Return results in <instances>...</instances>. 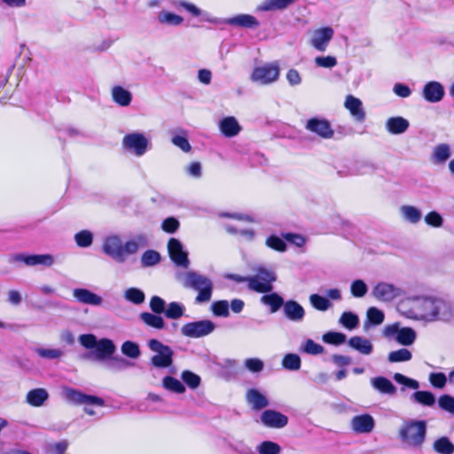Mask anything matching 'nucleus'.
<instances>
[{
	"mask_svg": "<svg viewBox=\"0 0 454 454\" xmlns=\"http://www.w3.org/2000/svg\"><path fill=\"white\" fill-rule=\"evenodd\" d=\"M395 309L402 317L423 324L454 321V303L437 294L406 296L398 301Z\"/></svg>",
	"mask_w": 454,
	"mask_h": 454,
	"instance_id": "1",
	"label": "nucleus"
},
{
	"mask_svg": "<svg viewBox=\"0 0 454 454\" xmlns=\"http://www.w3.org/2000/svg\"><path fill=\"white\" fill-rule=\"evenodd\" d=\"M147 246V239L144 235H137L122 242L121 237L116 234L105 238L102 244L103 253L118 263H124L129 255L135 254L140 248Z\"/></svg>",
	"mask_w": 454,
	"mask_h": 454,
	"instance_id": "2",
	"label": "nucleus"
},
{
	"mask_svg": "<svg viewBox=\"0 0 454 454\" xmlns=\"http://www.w3.org/2000/svg\"><path fill=\"white\" fill-rule=\"evenodd\" d=\"M427 430L426 420L407 419L398 429V437L405 446L420 449L426 441Z\"/></svg>",
	"mask_w": 454,
	"mask_h": 454,
	"instance_id": "3",
	"label": "nucleus"
},
{
	"mask_svg": "<svg viewBox=\"0 0 454 454\" xmlns=\"http://www.w3.org/2000/svg\"><path fill=\"white\" fill-rule=\"evenodd\" d=\"M182 283L184 287L198 292L195 298L196 303H205L211 300L214 285L208 277L191 270L184 274Z\"/></svg>",
	"mask_w": 454,
	"mask_h": 454,
	"instance_id": "4",
	"label": "nucleus"
},
{
	"mask_svg": "<svg viewBox=\"0 0 454 454\" xmlns=\"http://www.w3.org/2000/svg\"><path fill=\"white\" fill-rule=\"evenodd\" d=\"M61 397L70 404L84 405V412L90 416L96 414L95 411L90 408V405L102 407L105 404L104 400L98 396L86 395L66 386L61 388Z\"/></svg>",
	"mask_w": 454,
	"mask_h": 454,
	"instance_id": "5",
	"label": "nucleus"
},
{
	"mask_svg": "<svg viewBox=\"0 0 454 454\" xmlns=\"http://www.w3.org/2000/svg\"><path fill=\"white\" fill-rule=\"evenodd\" d=\"M253 270L254 274L248 276V289L259 294L271 292L272 284L277 280L276 272L263 265H257Z\"/></svg>",
	"mask_w": 454,
	"mask_h": 454,
	"instance_id": "6",
	"label": "nucleus"
},
{
	"mask_svg": "<svg viewBox=\"0 0 454 454\" xmlns=\"http://www.w3.org/2000/svg\"><path fill=\"white\" fill-rule=\"evenodd\" d=\"M121 146L125 152L142 157L150 150L151 142L143 132L133 131L122 137Z\"/></svg>",
	"mask_w": 454,
	"mask_h": 454,
	"instance_id": "7",
	"label": "nucleus"
},
{
	"mask_svg": "<svg viewBox=\"0 0 454 454\" xmlns=\"http://www.w3.org/2000/svg\"><path fill=\"white\" fill-rule=\"evenodd\" d=\"M149 348L155 353L151 357V364L156 368H168L173 364L174 352L169 346L156 339L148 342Z\"/></svg>",
	"mask_w": 454,
	"mask_h": 454,
	"instance_id": "8",
	"label": "nucleus"
},
{
	"mask_svg": "<svg viewBox=\"0 0 454 454\" xmlns=\"http://www.w3.org/2000/svg\"><path fill=\"white\" fill-rule=\"evenodd\" d=\"M279 74L277 63H266L253 69L250 80L259 85H269L278 80Z\"/></svg>",
	"mask_w": 454,
	"mask_h": 454,
	"instance_id": "9",
	"label": "nucleus"
},
{
	"mask_svg": "<svg viewBox=\"0 0 454 454\" xmlns=\"http://www.w3.org/2000/svg\"><path fill=\"white\" fill-rule=\"evenodd\" d=\"M404 294V291L389 282L380 281L378 282L372 289V296L381 302L390 303L400 298Z\"/></svg>",
	"mask_w": 454,
	"mask_h": 454,
	"instance_id": "10",
	"label": "nucleus"
},
{
	"mask_svg": "<svg viewBox=\"0 0 454 454\" xmlns=\"http://www.w3.org/2000/svg\"><path fill=\"white\" fill-rule=\"evenodd\" d=\"M383 334L387 338H395V341L403 346H411L414 343L417 333L411 327H400L399 324L386 325Z\"/></svg>",
	"mask_w": 454,
	"mask_h": 454,
	"instance_id": "11",
	"label": "nucleus"
},
{
	"mask_svg": "<svg viewBox=\"0 0 454 454\" xmlns=\"http://www.w3.org/2000/svg\"><path fill=\"white\" fill-rule=\"evenodd\" d=\"M215 329V324L208 319L199 320L184 325L181 328V333L189 338H200L213 333Z\"/></svg>",
	"mask_w": 454,
	"mask_h": 454,
	"instance_id": "12",
	"label": "nucleus"
},
{
	"mask_svg": "<svg viewBox=\"0 0 454 454\" xmlns=\"http://www.w3.org/2000/svg\"><path fill=\"white\" fill-rule=\"evenodd\" d=\"M10 262H23L26 266L35 267L38 265L51 267L54 263V257L50 254H14Z\"/></svg>",
	"mask_w": 454,
	"mask_h": 454,
	"instance_id": "13",
	"label": "nucleus"
},
{
	"mask_svg": "<svg viewBox=\"0 0 454 454\" xmlns=\"http://www.w3.org/2000/svg\"><path fill=\"white\" fill-rule=\"evenodd\" d=\"M334 31L331 27H324L311 32L309 43L318 51H325L333 38Z\"/></svg>",
	"mask_w": 454,
	"mask_h": 454,
	"instance_id": "14",
	"label": "nucleus"
},
{
	"mask_svg": "<svg viewBox=\"0 0 454 454\" xmlns=\"http://www.w3.org/2000/svg\"><path fill=\"white\" fill-rule=\"evenodd\" d=\"M168 251L173 262L182 268L187 269L190 264L188 254L184 250L182 243L176 239H170L168 243Z\"/></svg>",
	"mask_w": 454,
	"mask_h": 454,
	"instance_id": "15",
	"label": "nucleus"
},
{
	"mask_svg": "<svg viewBox=\"0 0 454 454\" xmlns=\"http://www.w3.org/2000/svg\"><path fill=\"white\" fill-rule=\"evenodd\" d=\"M351 429L356 434H369L375 427V420L370 414L354 416L350 420Z\"/></svg>",
	"mask_w": 454,
	"mask_h": 454,
	"instance_id": "16",
	"label": "nucleus"
},
{
	"mask_svg": "<svg viewBox=\"0 0 454 454\" xmlns=\"http://www.w3.org/2000/svg\"><path fill=\"white\" fill-rule=\"evenodd\" d=\"M445 94L443 86L435 81L427 82L422 90L424 99L429 103L440 102Z\"/></svg>",
	"mask_w": 454,
	"mask_h": 454,
	"instance_id": "17",
	"label": "nucleus"
},
{
	"mask_svg": "<svg viewBox=\"0 0 454 454\" xmlns=\"http://www.w3.org/2000/svg\"><path fill=\"white\" fill-rule=\"evenodd\" d=\"M306 129L323 138H331L333 136V130L330 123L325 120L317 118L309 119L306 123Z\"/></svg>",
	"mask_w": 454,
	"mask_h": 454,
	"instance_id": "18",
	"label": "nucleus"
},
{
	"mask_svg": "<svg viewBox=\"0 0 454 454\" xmlns=\"http://www.w3.org/2000/svg\"><path fill=\"white\" fill-rule=\"evenodd\" d=\"M451 147L447 143L434 145L430 153V161L434 165H444L451 157Z\"/></svg>",
	"mask_w": 454,
	"mask_h": 454,
	"instance_id": "19",
	"label": "nucleus"
},
{
	"mask_svg": "<svg viewBox=\"0 0 454 454\" xmlns=\"http://www.w3.org/2000/svg\"><path fill=\"white\" fill-rule=\"evenodd\" d=\"M283 313L285 317L292 322H301L305 317V309L303 307L294 300L285 301Z\"/></svg>",
	"mask_w": 454,
	"mask_h": 454,
	"instance_id": "20",
	"label": "nucleus"
},
{
	"mask_svg": "<svg viewBox=\"0 0 454 454\" xmlns=\"http://www.w3.org/2000/svg\"><path fill=\"white\" fill-rule=\"evenodd\" d=\"M261 420L265 426L276 428L284 427L288 422V419L286 415L273 410L263 411L261 416Z\"/></svg>",
	"mask_w": 454,
	"mask_h": 454,
	"instance_id": "21",
	"label": "nucleus"
},
{
	"mask_svg": "<svg viewBox=\"0 0 454 454\" xmlns=\"http://www.w3.org/2000/svg\"><path fill=\"white\" fill-rule=\"evenodd\" d=\"M93 355L98 361L110 359L113 354L115 352L116 348L114 342L109 339H101L98 340V344L95 346Z\"/></svg>",
	"mask_w": 454,
	"mask_h": 454,
	"instance_id": "22",
	"label": "nucleus"
},
{
	"mask_svg": "<svg viewBox=\"0 0 454 454\" xmlns=\"http://www.w3.org/2000/svg\"><path fill=\"white\" fill-rule=\"evenodd\" d=\"M74 298L83 304L100 306L103 302L102 297L85 288H75L73 290Z\"/></svg>",
	"mask_w": 454,
	"mask_h": 454,
	"instance_id": "23",
	"label": "nucleus"
},
{
	"mask_svg": "<svg viewBox=\"0 0 454 454\" xmlns=\"http://www.w3.org/2000/svg\"><path fill=\"white\" fill-rule=\"evenodd\" d=\"M344 106L357 121L362 122L364 121L365 113L363 109L362 101L359 98L348 95L346 98Z\"/></svg>",
	"mask_w": 454,
	"mask_h": 454,
	"instance_id": "24",
	"label": "nucleus"
},
{
	"mask_svg": "<svg viewBox=\"0 0 454 454\" xmlns=\"http://www.w3.org/2000/svg\"><path fill=\"white\" fill-rule=\"evenodd\" d=\"M219 129L226 137H233L241 131V126L235 117L228 116L219 121Z\"/></svg>",
	"mask_w": 454,
	"mask_h": 454,
	"instance_id": "25",
	"label": "nucleus"
},
{
	"mask_svg": "<svg viewBox=\"0 0 454 454\" xmlns=\"http://www.w3.org/2000/svg\"><path fill=\"white\" fill-rule=\"evenodd\" d=\"M409 126V121L401 116L390 117L387 120L385 124L386 129L392 135H400L404 133L408 129Z\"/></svg>",
	"mask_w": 454,
	"mask_h": 454,
	"instance_id": "26",
	"label": "nucleus"
},
{
	"mask_svg": "<svg viewBox=\"0 0 454 454\" xmlns=\"http://www.w3.org/2000/svg\"><path fill=\"white\" fill-rule=\"evenodd\" d=\"M230 26L239 27L254 28L259 26L257 19L250 14H239L229 18L225 21Z\"/></svg>",
	"mask_w": 454,
	"mask_h": 454,
	"instance_id": "27",
	"label": "nucleus"
},
{
	"mask_svg": "<svg viewBox=\"0 0 454 454\" xmlns=\"http://www.w3.org/2000/svg\"><path fill=\"white\" fill-rule=\"evenodd\" d=\"M401 217L403 221L417 224L422 219V212L419 208L412 205H403L399 208Z\"/></svg>",
	"mask_w": 454,
	"mask_h": 454,
	"instance_id": "28",
	"label": "nucleus"
},
{
	"mask_svg": "<svg viewBox=\"0 0 454 454\" xmlns=\"http://www.w3.org/2000/svg\"><path fill=\"white\" fill-rule=\"evenodd\" d=\"M348 344L353 349L365 356L371 355L373 350V345L371 340L361 336L351 337Z\"/></svg>",
	"mask_w": 454,
	"mask_h": 454,
	"instance_id": "29",
	"label": "nucleus"
},
{
	"mask_svg": "<svg viewBox=\"0 0 454 454\" xmlns=\"http://www.w3.org/2000/svg\"><path fill=\"white\" fill-rule=\"evenodd\" d=\"M112 99L120 106H128L132 100V94L129 90L121 86H114L111 90Z\"/></svg>",
	"mask_w": 454,
	"mask_h": 454,
	"instance_id": "30",
	"label": "nucleus"
},
{
	"mask_svg": "<svg viewBox=\"0 0 454 454\" xmlns=\"http://www.w3.org/2000/svg\"><path fill=\"white\" fill-rule=\"evenodd\" d=\"M372 387L381 394L395 395L396 387L393 383L383 376L374 377L371 379Z\"/></svg>",
	"mask_w": 454,
	"mask_h": 454,
	"instance_id": "31",
	"label": "nucleus"
},
{
	"mask_svg": "<svg viewBox=\"0 0 454 454\" xmlns=\"http://www.w3.org/2000/svg\"><path fill=\"white\" fill-rule=\"evenodd\" d=\"M246 398L254 410H261L269 405L266 396L254 388L247 390Z\"/></svg>",
	"mask_w": 454,
	"mask_h": 454,
	"instance_id": "32",
	"label": "nucleus"
},
{
	"mask_svg": "<svg viewBox=\"0 0 454 454\" xmlns=\"http://www.w3.org/2000/svg\"><path fill=\"white\" fill-rule=\"evenodd\" d=\"M296 0H264L256 7L257 12L284 10Z\"/></svg>",
	"mask_w": 454,
	"mask_h": 454,
	"instance_id": "33",
	"label": "nucleus"
},
{
	"mask_svg": "<svg viewBox=\"0 0 454 454\" xmlns=\"http://www.w3.org/2000/svg\"><path fill=\"white\" fill-rule=\"evenodd\" d=\"M260 301L268 306L271 313H276L285 304L284 299L277 293H267L261 297Z\"/></svg>",
	"mask_w": 454,
	"mask_h": 454,
	"instance_id": "34",
	"label": "nucleus"
},
{
	"mask_svg": "<svg viewBox=\"0 0 454 454\" xmlns=\"http://www.w3.org/2000/svg\"><path fill=\"white\" fill-rule=\"evenodd\" d=\"M49 395L44 388H35L30 390L26 396L27 403L34 407L42 406L48 399Z\"/></svg>",
	"mask_w": 454,
	"mask_h": 454,
	"instance_id": "35",
	"label": "nucleus"
},
{
	"mask_svg": "<svg viewBox=\"0 0 454 454\" xmlns=\"http://www.w3.org/2000/svg\"><path fill=\"white\" fill-rule=\"evenodd\" d=\"M171 143L184 153H189L192 150V146L187 139L186 131L184 129L172 131Z\"/></svg>",
	"mask_w": 454,
	"mask_h": 454,
	"instance_id": "36",
	"label": "nucleus"
},
{
	"mask_svg": "<svg viewBox=\"0 0 454 454\" xmlns=\"http://www.w3.org/2000/svg\"><path fill=\"white\" fill-rule=\"evenodd\" d=\"M141 320L148 326L161 330L165 327L163 317L160 314L143 312L140 314Z\"/></svg>",
	"mask_w": 454,
	"mask_h": 454,
	"instance_id": "37",
	"label": "nucleus"
},
{
	"mask_svg": "<svg viewBox=\"0 0 454 454\" xmlns=\"http://www.w3.org/2000/svg\"><path fill=\"white\" fill-rule=\"evenodd\" d=\"M411 400L427 407L434 406L436 401L434 395L430 391H416L411 395Z\"/></svg>",
	"mask_w": 454,
	"mask_h": 454,
	"instance_id": "38",
	"label": "nucleus"
},
{
	"mask_svg": "<svg viewBox=\"0 0 454 454\" xmlns=\"http://www.w3.org/2000/svg\"><path fill=\"white\" fill-rule=\"evenodd\" d=\"M433 449L439 454H453L454 444L447 436H442L436 439L433 443Z\"/></svg>",
	"mask_w": 454,
	"mask_h": 454,
	"instance_id": "39",
	"label": "nucleus"
},
{
	"mask_svg": "<svg viewBox=\"0 0 454 454\" xmlns=\"http://www.w3.org/2000/svg\"><path fill=\"white\" fill-rule=\"evenodd\" d=\"M158 21L161 25L176 27L181 25L184 19L177 14L163 10L158 14Z\"/></svg>",
	"mask_w": 454,
	"mask_h": 454,
	"instance_id": "40",
	"label": "nucleus"
},
{
	"mask_svg": "<svg viewBox=\"0 0 454 454\" xmlns=\"http://www.w3.org/2000/svg\"><path fill=\"white\" fill-rule=\"evenodd\" d=\"M123 297L126 301L139 305L145 301V293L137 287H129L124 291Z\"/></svg>",
	"mask_w": 454,
	"mask_h": 454,
	"instance_id": "41",
	"label": "nucleus"
},
{
	"mask_svg": "<svg viewBox=\"0 0 454 454\" xmlns=\"http://www.w3.org/2000/svg\"><path fill=\"white\" fill-rule=\"evenodd\" d=\"M162 386L165 389L176 394H182L185 391L184 385L179 380L171 376L163 378Z\"/></svg>",
	"mask_w": 454,
	"mask_h": 454,
	"instance_id": "42",
	"label": "nucleus"
},
{
	"mask_svg": "<svg viewBox=\"0 0 454 454\" xmlns=\"http://www.w3.org/2000/svg\"><path fill=\"white\" fill-rule=\"evenodd\" d=\"M309 300L311 306L319 311H326L333 306L331 301L325 296L317 294L309 295Z\"/></svg>",
	"mask_w": 454,
	"mask_h": 454,
	"instance_id": "43",
	"label": "nucleus"
},
{
	"mask_svg": "<svg viewBox=\"0 0 454 454\" xmlns=\"http://www.w3.org/2000/svg\"><path fill=\"white\" fill-rule=\"evenodd\" d=\"M93 233L89 230H82L74 234V239L79 247H89L92 245Z\"/></svg>",
	"mask_w": 454,
	"mask_h": 454,
	"instance_id": "44",
	"label": "nucleus"
},
{
	"mask_svg": "<svg viewBox=\"0 0 454 454\" xmlns=\"http://www.w3.org/2000/svg\"><path fill=\"white\" fill-rule=\"evenodd\" d=\"M282 366L288 371H298L301 366V357L294 353L286 354L281 363Z\"/></svg>",
	"mask_w": 454,
	"mask_h": 454,
	"instance_id": "45",
	"label": "nucleus"
},
{
	"mask_svg": "<svg viewBox=\"0 0 454 454\" xmlns=\"http://www.w3.org/2000/svg\"><path fill=\"white\" fill-rule=\"evenodd\" d=\"M285 240L284 238L282 239L277 235H270L265 239V246L278 253H284L287 249Z\"/></svg>",
	"mask_w": 454,
	"mask_h": 454,
	"instance_id": "46",
	"label": "nucleus"
},
{
	"mask_svg": "<svg viewBox=\"0 0 454 454\" xmlns=\"http://www.w3.org/2000/svg\"><path fill=\"white\" fill-rule=\"evenodd\" d=\"M299 350L309 355L317 356L322 354L325 348L321 344L308 339L300 346Z\"/></svg>",
	"mask_w": 454,
	"mask_h": 454,
	"instance_id": "47",
	"label": "nucleus"
},
{
	"mask_svg": "<svg viewBox=\"0 0 454 454\" xmlns=\"http://www.w3.org/2000/svg\"><path fill=\"white\" fill-rule=\"evenodd\" d=\"M185 308L182 303L172 301L170 302L166 309L165 316L170 319H178L184 316Z\"/></svg>",
	"mask_w": 454,
	"mask_h": 454,
	"instance_id": "48",
	"label": "nucleus"
},
{
	"mask_svg": "<svg viewBox=\"0 0 454 454\" xmlns=\"http://www.w3.org/2000/svg\"><path fill=\"white\" fill-rule=\"evenodd\" d=\"M339 323L348 330H353L357 327L359 324V318L357 315L353 312L346 311L343 312L339 319Z\"/></svg>",
	"mask_w": 454,
	"mask_h": 454,
	"instance_id": "49",
	"label": "nucleus"
},
{
	"mask_svg": "<svg viewBox=\"0 0 454 454\" xmlns=\"http://www.w3.org/2000/svg\"><path fill=\"white\" fill-rule=\"evenodd\" d=\"M367 322L364 323V327H367L368 324L380 325L385 319L384 312L375 307H371L366 312Z\"/></svg>",
	"mask_w": 454,
	"mask_h": 454,
	"instance_id": "50",
	"label": "nucleus"
},
{
	"mask_svg": "<svg viewBox=\"0 0 454 454\" xmlns=\"http://www.w3.org/2000/svg\"><path fill=\"white\" fill-rule=\"evenodd\" d=\"M412 354L407 348H400L391 351L387 356V360L390 363L408 362L411 359Z\"/></svg>",
	"mask_w": 454,
	"mask_h": 454,
	"instance_id": "51",
	"label": "nucleus"
},
{
	"mask_svg": "<svg viewBox=\"0 0 454 454\" xmlns=\"http://www.w3.org/2000/svg\"><path fill=\"white\" fill-rule=\"evenodd\" d=\"M256 450L259 454H280L282 450L280 445L271 441H263Z\"/></svg>",
	"mask_w": 454,
	"mask_h": 454,
	"instance_id": "52",
	"label": "nucleus"
},
{
	"mask_svg": "<svg viewBox=\"0 0 454 454\" xmlns=\"http://www.w3.org/2000/svg\"><path fill=\"white\" fill-rule=\"evenodd\" d=\"M160 262V254L155 250H146L141 256L143 267H152Z\"/></svg>",
	"mask_w": 454,
	"mask_h": 454,
	"instance_id": "53",
	"label": "nucleus"
},
{
	"mask_svg": "<svg viewBox=\"0 0 454 454\" xmlns=\"http://www.w3.org/2000/svg\"><path fill=\"white\" fill-rule=\"evenodd\" d=\"M229 302L226 300L214 301L211 304V310L216 317H227L230 315Z\"/></svg>",
	"mask_w": 454,
	"mask_h": 454,
	"instance_id": "54",
	"label": "nucleus"
},
{
	"mask_svg": "<svg viewBox=\"0 0 454 454\" xmlns=\"http://www.w3.org/2000/svg\"><path fill=\"white\" fill-rule=\"evenodd\" d=\"M368 292V286L362 279H356L350 285V293L355 298H362Z\"/></svg>",
	"mask_w": 454,
	"mask_h": 454,
	"instance_id": "55",
	"label": "nucleus"
},
{
	"mask_svg": "<svg viewBox=\"0 0 454 454\" xmlns=\"http://www.w3.org/2000/svg\"><path fill=\"white\" fill-rule=\"evenodd\" d=\"M132 365L133 363L128 361L123 357L111 356L106 367L112 371H122Z\"/></svg>",
	"mask_w": 454,
	"mask_h": 454,
	"instance_id": "56",
	"label": "nucleus"
},
{
	"mask_svg": "<svg viewBox=\"0 0 454 454\" xmlns=\"http://www.w3.org/2000/svg\"><path fill=\"white\" fill-rule=\"evenodd\" d=\"M315 65L317 67L333 68L337 66V59L334 56H317L314 59Z\"/></svg>",
	"mask_w": 454,
	"mask_h": 454,
	"instance_id": "57",
	"label": "nucleus"
},
{
	"mask_svg": "<svg viewBox=\"0 0 454 454\" xmlns=\"http://www.w3.org/2000/svg\"><path fill=\"white\" fill-rule=\"evenodd\" d=\"M394 380L398 384L403 385L404 387H407L411 389L417 390L419 387V382L418 380L404 376L399 372L394 374Z\"/></svg>",
	"mask_w": 454,
	"mask_h": 454,
	"instance_id": "58",
	"label": "nucleus"
},
{
	"mask_svg": "<svg viewBox=\"0 0 454 454\" xmlns=\"http://www.w3.org/2000/svg\"><path fill=\"white\" fill-rule=\"evenodd\" d=\"M323 340L329 344L340 345L346 341V335L342 333L328 332L323 335Z\"/></svg>",
	"mask_w": 454,
	"mask_h": 454,
	"instance_id": "59",
	"label": "nucleus"
},
{
	"mask_svg": "<svg viewBox=\"0 0 454 454\" xmlns=\"http://www.w3.org/2000/svg\"><path fill=\"white\" fill-rule=\"evenodd\" d=\"M35 352L40 357L47 359H57L63 356V351L59 348H37Z\"/></svg>",
	"mask_w": 454,
	"mask_h": 454,
	"instance_id": "60",
	"label": "nucleus"
},
{
	"mask_svg": "<svg viewBox=\"0 0 454 454\" xmlns=\"http://www.w3.org/2000/svg\"><path fill=\"white\" fill-rule=\"evenodd\" d=\"M428 380L434 387L442 389L445 387L448 379L443 372H431Z\"/></svg>",
	"mask_w": 454,
	"mask_h": 454,
	"instance_id": "61",
	"label": "nucleus"
},
{
	"mask_svg": "<svg viewBox=\"0 0 454 454\" xmlns=\"http://www.w3.org/2000/svg\"><path fill=\"white\" fill-rule=\"evenodd\" d=\"M121 352L130 357L137 358L140 355L139 347L137 344L132 341H125L121 346Z\"/></svg>",
	"mask_w": 454,
	"mask_h": 454,
	"instance_id": "62",
	"label": "nucleus"
},
{
	"mask_svg": "<svg viewBox=\"0 0 454 454\" xmlns=\"http://www.w3.org/2000/svg\"><path fill=\"white\" fill-rule=\"evenodd\" d=\"M68 442L67 440H62L58 442L50 443L47 446V453L48 454H65L68 448Z\"/></svg>",
	"mask_w": 454,
	"mask_h": 454,
	"instance_id": "63",
	"label": "nucleus"
},
{
	"mask_svg": "<svg viewBox=\"0 0 454 454\" xmlns=\"http://www.w3.org/2000/svg\"><path fill=\"white\" fill-rule=\"evenodd\" d=\"M439 407L450 413H454V397L450 395H442L438 399Z\"/></svg>",
	"mask_w": 454,
	"mask_h": 454,
	"instance_id": "64",
	"label": "nucleus"
}]
</instances>
